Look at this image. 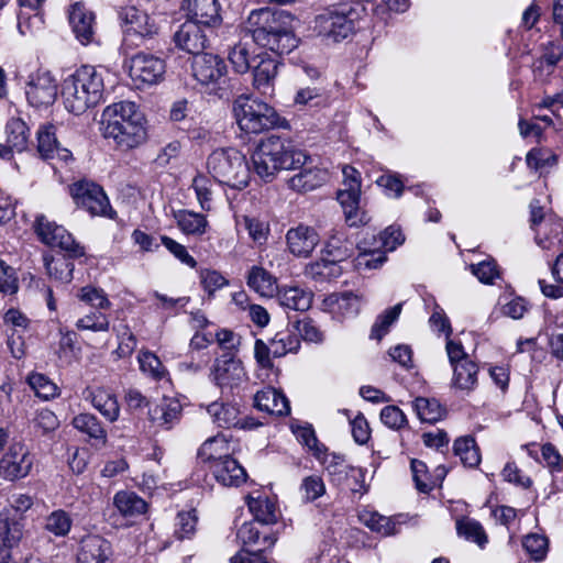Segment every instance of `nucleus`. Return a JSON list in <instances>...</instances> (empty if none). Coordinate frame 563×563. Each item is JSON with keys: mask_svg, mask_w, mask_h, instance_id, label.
<instances>
[{"mask_svg": "<svg viewBox=\"0 0 563 563\" xmlns=\"http://www.w3.org/2000/svg\"><path fill=\"white\" fill-rule=\"evenodd\" d=\"M34 457L22 442L12 443L0 459V477L14 482L26 477L33 466Z\"/></svg>", "mask_w": 563, "mask_h": 563, "instance_id": "obj_12", "label": "nucleus"}, {"mask_svg": "<svg viewBox=\"0 0 563 563\" xmlns=\"http://www.w3.org/2000/svg\"><path fill=\"white\" fill-rule=\"evenodd\" d=\"M112 548L108 540L100 536H88L80 542L77 563H110Z\"/></svg>", "mask_w": 563, "mask_h": 563, "instance_id": "obj_25", "label": "nucleus"}, {"mask_svg": "<svg viewBox=\"0 0 563 563\" xmlns=\"http://www.w3.org/2000/svg\"><path fill=\"white\" fill-rule=\"evenodd\" d=\"M243 224L249 236L255 244L263 245L266 243L269 235V225L267 222L258 218L245 216L243 217Z\"/></svg>", "mask_w": 563, "mask_h": 563, "instance_id": "obj_59", "label": "nucleus"}, {"mask_svg": "<svg viewBox=\"0 0 563 563\" xmlns=\"http://www.w3.org/2000/svg\"><path fill=\"white\" fill-rule=\"evenodd\" d=\"M278 303L288 310L306 311L311 307L312 292L299 286H284L278 288L277 292Z\"/></svg>", "mask_w": 563, "mask_h": 563, "instance_id": "obj_32", "label": "nucleus"}, {"mask_svg": "<svg viewBox=\"0 0 563 563\" xmlns=\"http://www.w3.org/2000/svg\"><path fill=\"white\" fill-rule=\"evenodd\" d=\"M69 192L78 207L92 216L112 218V209L103 189L97 184L81 180L70 186Z\"/></svg>", "mask_w": 563, "mask_h": 563, "instance_id": "obj_11", "label": "nucleus"}, {"mask_svg": "<svg viewBox=\"0 0 563 563\" xmlns=\"http://www.w3.org/2000/svg\"><path fill=\"white\" fill-rule=\"evenodd\" d=\"M212 181L209 177L202 174H198L194 180L191 187L195 190L197 200L202 210L209 211L211 209L212 201V191H211Z\"/></svg>", "mask_w": 563, "mask_h": 563, "instance_id": "obj_60", "label": "nucleus"}, {"mask_svg": "<svg viewBox=\"0 0 563 563\" xmlns=\"http://www.w3.org/2000/svg\"><path fill=\"white\" fill-rule=\"evenodd\" d=\"M289 18L285 11L262 8L250 13L245 29L258 46L279 55L288 54L298 46Z\"/></svg>", "mask_w": 563, "mask_h": 563, "instance_id": "obj_2", "label": "nucleus"}, {"mask_svg": "<svg viewBox=\"0 0 563 563\" xmlns=\"http://www.w3.org/2000/svg\"><path fill=\"white\" fill-rule=\"evenodd\" d=\"M247 285L263 297H273L278 290L276 278L261 266H253L250 269Z\"/></svg>", "mask_w": 563, "mask_h": 563, "instance_id": "obj_37", "label": "nucleus"}, {"mask_svg": "<svg viewBox=\"0 0 563 563\" xmlns=\"http://www.w3.org/2000/svg\"><path fill=\"white\" fill-rule=\"evenodd\" d=\"M174 218L179 230L186 235L201 236L209 229L206 216L195 211L178 210L174 212Z\"/></svg>", "mask_w": 563, "mask_h": 563, "instance_id": "obj_34", "label": "nucleus"}, {"mask_svg": "<svg viewBox=\"0 0 563 563\" xmlns=\"http://www.w3.org/2000/svg\"><path fill=\"white\" fill-rule=\"evenodd\" d=\"M181 8L188 21L209 31L222 22L218 0H185Z\"/></svg>", "mask_w": 563, "mask_h": 563, "instance_id": "obj_19", "label": "nucleus"}, {"mask_svg": "<svg viewBox=\"0 0 563 563\" xmlns=\"http://www.w3.org/2000/svg\"><path fill=\"white\" fill-rule=\"evenodd\" d=\"M342 188L336 194L341 205L345 222L349 227H361L369 222L368 214L360 208L361 177L360 173L352 166H344L342 169Z\"/></svg>", "mask_w": 563, "mask_h": 563, "instance_id": "obj_7", "label": "nucleus"}, {"mask_svg": "<svg viewBox=\"0 0 563 563\" xmlns=\"http://www.w3.org/2000/svg\"><path fill=\"white\" fill-rule=\"evenodd\" d=\"M288 250L298 257H307L319 243V234L313 228L300 224L286 234Z\"/></svg>", "mask_w": 563, "mask_h": 563, "instance_id": "obj_24", "label": "nucleus"}, {"mask_svg": "<svg viewBox=\"0 0 563 563\" xmlns=\"http://www.w3.org/2000/svg\"><path fill=\"white\" fill-rule=\"evenodd\" d=\"M77 297L80 301L100 310L108 309L111 305L106 292L101 288L92 286L80 288Z\"/></svg>", "mask_w": 563, "mask_h": 563, "instance_id": "obj_62", "label": "nucleus"}, {"mask_svg": "<svg viewBox=\"0 0 563 563\" xmlns=\"http://www.w3.org/2000/svg\"><path fill=\"white\" fill-rule=\"evenodd\" d=\"M247 506L256 521L264 525H271L277 521L278 509L276 504L268 497L263 495L250 497Z\"/></svg>", "mask_w": 563, "mask_h": 563, "instance_id": "obj_39", "label": "nucleus"}, {"mask_svg": "<svg viewBox=\"0 0 563 563\" xmlns=\"http://www.w3.org/2000/svg\"><path fill=\"white\" fill-rule=\"evenodd\" d=\"M327 172L319 168H302L289 180L294 190L309 191L321 186L327 180Z\"/></svg>", "mask_w": 563, "mask_h": 563, "instance_id": "obj_40", "label": "nucleus"}, {"mask_svg": "<svg viewBox=\"0 0 563 563\" xmlns=\"http://www.w3.org/2000/svg\"><path fill=\"white\" fill-rule=\"evenodd\" d=\"M181 404L174 397H164L159 402L148 409L150 421L162 429L170 430L180 420Z\"/></svg>", "mask_w": 563, "mask_h": 563, "instance_id": "obj_22", "label": "nucleus"}, {"mask_svg": "<svg viewBox=\"0 0 563 563\" xmlns=\"http://www.w3.org/2000/svg\"><path fill=\"white\" fill-rule=\"evenodd\" d=\"M73 526V519L68 512L58 509L51 512L45 519L44 529L55 537H66Z\"/></svg>", "mask_w": 563, "mask_h": 563, "instance_id": "obj_48", "label": "nucleus"}, {"mask_svg": "<svg viewBox=\"0 0 563 563\" xmlns=\"http://www.w3.org/2000/svg\"><path fill=\"white\" fill-rule=\"evenodd\" d=\"M8 148L22 152L27 146L30 131L26 123L20 118H11L5 125Z\"/></svg>", "mask_w": 563, "mask_h": 563, "instance_id": "obj_41", "label": "nucleus"}, {"mask_svg": "<svg viewBox=\"0 0 563 563\" xmlns=\"http://www.w3.org/2000/svg\"><path fill=\"white\" fill-rule=\"evenodd\" d=\"M254 406L261 411L277 416L288 415L290 411L286 396L272 387H266L255 394Z\"/></svg>", "mask_w": 563, "mask_h": 563, "instance_id": "obj_30", "label": "nucleus"}, {"mask_svg": "<svg viewBox=\"0 0 563 563\" xmlns=\"http://www.w3.org/2000/svg\"><path fill=\"white\" fill-rule=\"evenodd\" d=\"M85 399L90 401L109 422H114L120 416V406L117 396L107 388H87L84 393Z\"/></svg>", "mask_w": 563, "mask_h": 563, "instance_id": "obj_27", "label": "nucleus"}, {"mask_svg": "<svg viewBox=\"0 0 563 563\" xmlns=\"http://www.w3.org/2000/svg\"><path fill=\"white\" fill-rule=\"evenodd\" d=\"M71 257H45V267L48 276L62 283H69L73 279L74 263Z\"/></svg>", "mask_w": 563, "mask_h": 563, "instance_id": "obj_46", "label": "nucleus"}, {"mask_svg": "<svg viewBox=\"0 0 563 563\" xmlns=\"http://www.w3.org/2000/svg\"><path fill=\"white\" fill-rule=\"evenodd\" d=\"M361 519L371 530L383 536H391L397 532L396 522L389 517L382 516L377 512H366L361 516Z\"/></svg>", "mask_w": 563, "mask_h": 563, "instance_id": "obj_53", "label": "nucleus"}, {"mask_svg": "<svg viewBox=\"0 0 563 563\" xmlns=\"http://www.w3.org/2000/svg\"><path fill=\"white\" fill-rule=\"evenodd\" d=\"M119 18L122 23L124 42H133V38L143 40L151 37L157 32V25L154 20L145 12L135 7L123 8Z\"/></svg>", "mask_w": 563, "mask_h": 563, "instance_id": "obj_17", "label": "nucleus"}, {"mask_svg": "<svg viewBox=\"0 0 563 563\" xmlns=\"http://www.w3.org/2000/svg\"><path fill=\"white\" fill-rule=\"evenodd\" d=\"M522 547L531 560L540 562L543 561L548 554L549 542L544 536L530 533L523 538Z\"/></svg>", "mask_w": 563, "mask_h": 563, "instance_id": "obj_54", "label": "nucleus"}, {"mask_svg": "<svg viewBox=\"0 0 563 563\" xmlns=\"http://www.w3.org/2000/svg\"><path fill=\"white\" fill-rule=\"evenodd\" d=\"M34 228L43 243L52 247H59L65 251L69 257H81L85 255L84 246L76 242L64 227L58 225L54 221H49L45 216L41 214L36 217Z\"/></svg>", "mask_w": 563, "mask_h": 563, "instance_id": "obj_10", "label": "nucleus"}, {"mask_svg": "<svg viewBox=\"0 0 563 563\" xmlns=\"http://www.w3.org/2000/svg\"><path fill=\"white\" fill-rule=\"evenodd\" d=\"M453 449L465 466L476 467L479 464L481 453L474 438L466 435L456 439Z\"/></svg>", "mask_w": 563, "mask_h": 563, "instance_id": "obj_43", "label": "nucleus"}, {"mask_svg": "<svg viewBox=\"0 0 563 563\" xmlns=\"http://www.w3.org/2000/svg\"><path fill=\"white\" fill-rule=\"evenodd\" d=\"M299 494L303 503H312L325 494V484L321 476L309 475L302 478Z\"/></svg>", "mask_w": 563, "mask_h": 563, "instance_id": "obj_49", "label": "nucleus"}, {"mask_svg": "<svg viewBox=\"0 0 563 563\" xmlns=\"http://www.w3.org/2000/svg\"><path fill=\"white\" fill-rule=\"evenodd\" d=\"M457 533L466 540L483 548L487 543V536L482 525L473 519H464L456 522Z\"/></svg>", "mask_w": 563, "mask_h": 563, "instance_id": "obj_51", "label": "nucleus"}, {"mask_svg": "<svg viewBox=\"0 0 563 563\" xmlns=\"http://www.w3.org/2000/svg\"><path fill=\"white\" fill-rule=\"evenodd\" d=\"M273 356L282 357L288 353H295L300 347V339L296 332L289 330L280 331L271 340Z\"/></svg>", "mask_w": 563, "mask_h": 563, "instance_id": "obj_45", "label": "nucleus"}, {"mask_svg": "<svg viewBox=\"0 0 563 563\" xmlns=\"http://www.w3.org/2000/svg\"><path fill=\"white\" fill-rule=\"evenodd\" d=\"M207 167L220 184L235 189H243L249 185L251 177L249 163L246 157L235 148L213 151L208 157Z\"/></svg>", "mask_w": 563, "mask_h": 563, "instance_id": "obj_6", "label": "nucleus"}, {"mask_svg": "<svg viewBox=\"0 0 563 563\" xmlns=\"http://www.w3.org/2000/svg\"><path fill=\"white\" fill-rule=\"evenodd\" d=\"M356 13L352 9L328 10L313 21V32L327 44L339 43L355 32Z\"/></svg>", "mask_w": 563, "mask_h": 563, "instance_id": "obj_8", "label": "nucleus"}, {"mask_svg": "<svg viewBox=\"0 0 563 563\" xmlns=\"http://www.w3.org/2000/svg\"><path fill=\"white\" fill-rule=\"evenodd\" d=\"M165 62L151 54L139 53L129 62V76L137 88L159 82L165 74Z\"/></svg>", "mask_w": 563, "mask_h": 563, "instance_id": "obj_14", "label": "nucleus"}, {"mask_svg": "<svg viewBox=\"0 0 563 563\" xmlns=\"http://www.w3.org/2000/svg\"><path fill=\"white\" fill-rule=\"evenodd\" d=\"M246 377L243 363L231 353L217 357L210 369L211 382L222 390L239 387Z\"/></svg>", "mask_w": 563, "mask_h": 563, "instance_id": "obj_13", "label": "nucleus"}, {"mask_svg": "<svg viewBox=\"0 0 563 563\" xmlns=\"http://www.w3.org/2000/svg\"><path fill=\"white\" fill-rule=\"evenodd\" d=\"M57 80L49 70L37 69L29 76L25 96L32 107H47L57 97Z\"/></svg>", "mask_w": 563, "mask_h": 563, "instance_id": "obj_16", "label": "nucleus"}, {"mask_svg": "<svg viewBox=\"0 0 563 563\" xmlns=\"http://www.w3.org/2000/svg\"><path fill=\"white\" fill-rule=\"evenodd\" d=\"M229 60L234 70L244 74L251 68V53L247 43L239 42L229 52Z\"/></svg>", "mask_w": 563, "mask_h": 563, "instance_id": "obj_56", "label": "nucleus"}, {"mask_svg": "<svg viewBox=\"0 0 563 563\" xmlns=\"http://www.w3.org/2000/svg\"><path fill=\"white\" fill-rule=\"evenodd\" d=\"M192 75L206 89L220 98L227 91V65L218 55L200 54L194 57Z\"/></svg>", "mask_w": 563, "mask_h": 563, "instance_id": "obj_9", "label": "nucleus"}, {"mask_svg": "<svg viewBox=\"0 0 563 563\" xmlns=\"http://www.w3.org/2000/svg\"><path fill=\"white\" fill-rule=\"evenodd\" d=\"M27 383L35 395L44 400L58 396V387L47 376L41 373H33L29 376Z\"/></svg>", "mask_w": 563, "mask_h": 563, "instance_id": "obj_50", "label": "nucleus"}, {"mask_svg": "<svg viewBox=\"0 0 563 563\" xmlns=\"http://www.w3.org/2000/svg\"><path fill=\"white\" fill-rule=\"evenodd\" d=\"M210 470L216 481L223 486H240L246 479L244 467L232 456L211 464Z\"/></svg>", "mask_w": 563, "mask_h": 563, "instance_id": "obj_28", "label": "nucleus"}, {"mask_svg": "<svg viewBox=\"0 0 563 563\" xmlns=\"http://www.w3.org/2000/svg\"><path fill=\"white\" fill-rule=\"evenodd\" d=\"M362 303L360 295L345 290L328 295L321 302V310L329 313L332 319L343 321L356 317Z\"/></svg>", "mask_w": 563, "mask_h": 563, "instance_id": "obj_18", "label": "nucleus"}, {"mask_svg": "<svg viewBox=\"0 0 563 563\" xmlns=\"http://www.w3.org/2000/svg\"><path fill=\"white\" fill-rule=\"evenodd\" d=\"M233 449L223 435H216L206 440L198 451V457L202 462L211 464L231 456Z\"/></svg>", "mask_w": 563, "mask_h": 563, "instance_id": "obj_36", "label": "nucleus"}, {"mask_svg": "<svg viewBox=\"0 0 563 563\" xmlns=\"http://www.w3.org/2000/svg\"><path fill=\"white\" fill-rule=\"evenodd\" d=\"M526 162L530 168L543 172L547 168L553 167L558 162V157L548 150H531L527 154Z\"/></svg>", "mask_w": 563, "mask_h": 563, "instance_id": "obj_63", "label": "nucleus"}, {"mask_svg": "<svg viewBox=\"0 0 563 563\" xmlns=\"http://www.w3.org/2000/svg\"><path fill=\"white\" fill-rule=\"evenodd\" d=\"M336 260H322L319 262L310 263L306 266L305 275L313 280L323 282L336 276L338 265Z\"/></svg>", "mask_w": 563, "mask_h": 563, "instance_id": "obj_52", "label": "nucleus"}, {"mask_svg": "<svg viewBox=\"0 0 563 563\" xmlns=\"http://www.w3.org/2000/svg\"><path fill=\"white\" fill-rule=\"evenodd\" d=\"M412 407L418 418L423 422L434 423L442 419L445 411L434 398L418 397L413 400Z\"/></svg>", "mask_w": 563, "mask_h": 563, "instance_id": "obj_42", "label": "nucleus"}, {"mask_svg": "<svg viewBox=\"0 0 563 563\" xmlns=\"http://www.w3.org/2000/svg\"><path fill=\"white\" fill-rule=\"evenodd\" d=\"M73 427L89 437L93 444L102 448L107 443V431L99 419L92 413H79L71 420Z\"/></svg>", "mask_w": 563, "mask_h": 563, "instance_id": "obj_33", "label": "nucleus"}, {"mask_svg": "<svg viewBox=\"0 0 563 563\" xmlns=\"http://www.w3.org/2000/svg\"><path fill=\"white\" fill-rule=\"evenodd\" d=\"M324 468L333 484L345 486L353 493L366 492L365 471L350 465L343 457L331 455L324 461Z\"/></svg>", "mask_w": 563, "mask_h": 563, "instance_id": "obj_15", "label": "nucleus"}, {"mask_svg": "<svg viewBox=\"0 0 563 563\" xmlns=\"http://www.w3.org/2000/svg\"><path fill=\"white\" fill-rule=\"evenodd\" d=\"M37 151L44 159H58L67 162L71 158V152L62 147L56 137V128L53 124H43L36 132Z\"/></svg>", "mask_w": 563, "mask_h": 563, "instance_id": "obj_23", "label": "nucleus"}, {"mask_svg": "<svg viewBox=\"0 0 563 563\" xmlns=\"http://www.w3.org/2000/svg\"><path fill=\"white\" fill-rule=\"evenodd\" d=\"M205 408L212 423L219 428L230 429L241 423V411L238 404L216 400Z\"/></svg>", "mask_w": 563, "mask_h": 563, "instance_id": "obj_29", "label": "nucleus"}, {"mask_svg": "<svg viewBox=\"0 0 563 563\" xmlns=\"http://www.w3.org/2000/svg\"><path fill=\"white\" fill-rule=\"evenodd\" d=\"M76 327L79 330H90L95 332L108 331L109 319L101 311L91 312L78 319Z\"/></svg>", "mask_w": 563, "mask_h": 563, "instance_id": "obj_64", "label": "nucleus"}, {"mask_svg": "<svg viewBox=\"0 0 563 563\" xmlns=\"http://www.w3.org/2000/svg\"><path fill=\"white\" fill-rule=\"evenodd\" d=\"M113 505L118 511L129 518H135L147 511V503L134 492L120 490L113 497Z\"/></svg>", "mask_w": 563, "mask_h": 563, "instance_id": "obj_35", "label": "nucleus"}, {"mask_svg": "<svg viewBox=\"0 0 563 563\" xmlns=\"http://www.w3.org/2000/svg\"><path fill=\"white\" fill-rule=\"evenodd\" d=\"M106 70L84 65L67 76L62 84V98L68 112L85 113L103 100Z\"/></svg>", "mask_w": 563, "mask_h": 563, "instance_id": "obj_4", "label": "nucleus"}, {"mask_svg": "<svg viewBox=\"0 0 563 563\" xmlns=\"http://www.w3.org/2000/svg\"><path fill=\"white\" fill-rule=\"evenodd\" d=\"M233 114L240 130L249 134L283 126L285 122L268 103L247 95H241L234 100Z\"/></svg>", "mask_w": 563, "mask_h": 563, "instance_id": "obj_5", "label": "nucleus"}, {"mask_svg": "<svg viewBox=\"0 0 563 563\" xmlns=\"http://www.w3.org/2000/svg\"><path fill=\"white\" fill-rule=\"evenodd\" d=\"M401 312V303L387 309L374 323L371 332L372 339L380 340L389 330V327L398 319Z\"/></svg>", "mask_w": 563, "mask_h": 563, "instance_id": "obj_58", "label": "nucleus"}, {"mask_svg": "<svg viewBox=\"0 0 563 563\" xmlns=\"http://www.w3.org/2000/svg\"><path fill=\"white\" fill-rule=\"evenodd\" d=\"M24 517L15 516L12 509L0 511V541L5 548L19 544L24 531Z\"/></svg>", "mask_w": 563, "mask_h": 563, "instance_id": "obj_31", "label": "nucleus"}, {"mask_svg": "<svg viewBox=\"0 0 563 563\" xmlns=\"http://www.w3.org/2000/svg\"><path fill=\"white\" fill-rule=\"evenodd\" d=\"M453 368L452 384L463 391H472L477 386L478 366L475 362L464 361Z\"/></svg>", "mask_w": 563, "mask_h": 563, "instance_id": "obj_38", "label": "nucleus"}, {"mask_svg": "<svg viewBox=\"0 0 563 563\" xmlns=\"http://www.w3.org/2000/svg\"><path fill=\"white\" fill-rule=\"evenodd\" d=\"M308 159L291 140L278 135L263 139L252 154L254 172L264 181H272L282 169L300 168Z\"/></svg>", "mask_w": 563, "mask_h": 563, "instance_id": "obj_3", "label": "nucleus"}, {"mask_svg": "<svg viewBox=\"0 0 563 563\" xmlns=\"http://www.w3.org/2000/svg\"><path fill=\"white\" fill-rule=\"evenodd\" d=\"M198 517L196 510L178 512L175 521V536L178 540L190 539L196 532Z\"/></svg>", "mask_w": 563, "mask_h": 563, "instance_id": "obj_55", "label": "nucleus"}, {"mask_svg": "<svg viewBox=\"0 0 563 563\" xmlns=\"http://www.w3.org/2000/svg\"><path fill=\"white\" fill-rule=\"evenodd\" d=\"M386 260L384 252L360 246V253L355 258V267L358 271L377 269L383 266Z\"/></svg>", "mask_w": 563, "mask_h": 563, "instance_id": "obj_57", "label": "nucleus"}, {"mask_svg": "<svg viewBox=\"0 0 563 563\" xmlns=\"http://www.w3.org/2000/svg\"><path fill=\"white\" fill-rule=\"evenodd\" d=\"M69 23L76 38L84 45L93 41L95 36V14L82 3H75L69 12Z\"/></svg>", "mask_w": 563, "mask_h": 563, "instance_id": "obj_26", "label": "nucleus"}, {"mask_svg": "<svg viewBox=\"0 0 563 563\" xmlns=\"http://www.w3.org/2000/svg\"><path fill=\"white\" fill-rule=\"evenodd\" d=\"M207 31L195 22L186 20L175 32L174 42L178 48L197 56L208 44Z\"/></svg>", "mask_w": 563, "mask_h": 563, "instance_id": "obj_20", "label": "nucleus"}, {"mask_svg": "<svg viewBox=\"0 0 563 563\" xmlns=\"http://www.w3.org/2000/svg\"><path fill=\"white\" fill-rule=\"evenodd\" d=\"M100 125L102 136L121 152L137 148L147 141L146 119L132 101L107 106Z\"/></svg>", "mask_w": 563, "mask_h": 563, "instance_id": "obj_1", "label": "nucleus"}, {"mask_svg": "<svg viewBox=\"0 0 563 563\" xmlns=\"http://www.w3.org/2000/svg\"><path fill=\"white\" fill-rule=\"evenodd\" d=\"M543 219V208L540 206L539 200H533L530 203V221L532 229L536 231V242L543 250H551L554 244L553 241L548 238H543L541 234V230L538 229Z\"/></svg>", "mask_w": 563, "mask_h": 563, "instance_id": "obj_61", "label": "nucleus"}, {"mask_svg": "<svg viewBox=\"0 0 563 563\" xmlns=\"http://www.w3.org/2000/svg\"><path fill=\"white\" fill-rule=\"evenodd\" d=\"M137 361L143 374L157 382L168 380V371L153 352L141 351L137 355Z\"/></svg>", "mask_w": 563, "mask_h": 563, "instance_id": "obj_44", "label": "nucleus"}, {"mask_svg": "<svg viewBox=\"0 0 563 563\" xmlns=\"http://www.w3.org/2000/svg\"><path fill=\"white\" fill-rule=\"evenodd\" d=\"M258 62L253 66V87L263 96L271 97L275 90V80L278 71V63L269 56L253 57Z\"/></svg>", "mask_w": 563, "mask_h": 563, "instance_id": "obj_21", "label": "nucleus"}, {"mask_svg": "<svg viewBox=\"0 0 563 563\" xmlns=\"http://www.w3.org/2000/svg\"><path fill=\"white\" fill-rule=\"evenodd\" d=\"M347 238L343 227L333 228L328 233L324 250L333 260L341 261L347 252Z\"/></svg>", "mask_w": 563, "mask_h": 563, "instance_id": "obj_47", "label": "nucleus"}]
</instances>
